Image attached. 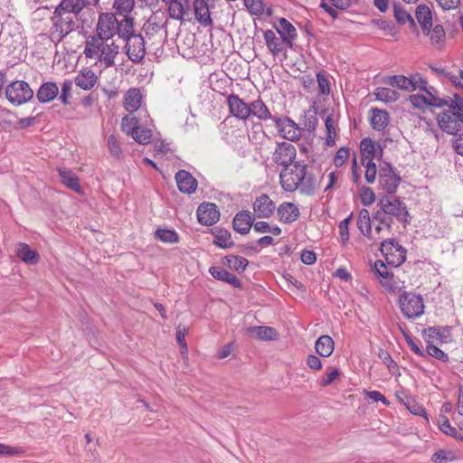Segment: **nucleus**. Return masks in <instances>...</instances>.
<instances>
[{
    "label": "nucleus",
    "mask_w": 463,
    "mask_h": 463,
    "mask_svg": "<svg viewBox=\"0 0 463 463\" xmlns=\"http://www.w3.org/2000/svg\"><path fill=\"white\" fill-rule=\"evenodd\" d=\"M377 210L373 213V220L389 232H392L393 220L401 222L403 227L410 223V213L404 202L395 194H383L379 200Z\"/></svg>",
    "instance_id": "1"
},
{
    "label": "nucleus",
    "mask_w": 463,
    "mask_h": 463,
    "mask_svg": "<svg viewBox=\"0 0 463 463\" xmlns=\"http://www.w3.org/2000/svg\"><path fill=\"white\" fill-rule=\"evenodd\" d=\"M119 49L114 40H105L92 34L85 42L83 54L87 59L97 61L105 68H109L115 65Z\"/></svg>",
    "instance_id": "2"
},
{
    "label": "nucleus",
    "mask_w": 463,
    "mask_h": 463,
    "mask_svg": "<svg viewBox=\"0 0 463 463\" xmlns=\"http://www.w3.org/2000/svg\"><path fill=\"white\" fill-rule=\"evenodd\" d=\"M78 14L71 11L70 6L61 0L55 7L51 17V35L57 42H61L77 28Z\"/></svg>",
    "instance_id": "3"
},
{
    "label": "nucleus",
    "mask_w": 463,
    "mask_h": 463,
    "mask_svg": "<svg viewBox=\"0 0 463 463\" xmlns=\"http://www.w3.org/2000/svg\"><path fill=\"white\" fill-rule=\"evenodd\" d=\"M448 109L440 112L437 121L440 129L447 134L456 135L463 125V99L454 95V99L445 98Z\"/></svg>",
    "instance_id": "4"
},
{
    "label": "nucleus",
    "mask_w": 463,
    "mask_h": 463,
    "mask_svg": "<svg viewBox=\"0 0 463 463\" xmlns=\"http://www.w3.org/2000/svg\"><path fill=\"white\" fill-rule=\"evenodd\" d=\"M133 21V18L128 15H123L118 20L115 14L100 13L96 24V33L93 35L105 38V40H113L115 35L122 38V36H127Z\"/></svg>",
    "instance_id": "5"
},
{
    "label": "nucleus",
    "mask_w": 463,
    "mask_h": 463,
    "mask_svg": "<svg viewBox=\"0 0 463 463\" xmlns=\"http://www.w3.org/2000/svg\"><path fill=\"white\" fill-rule=\"evenodd\" d=\"M125 42V52L128 59L134 63H140L146 56L145 39L140 33H136L134 22L129 26L127 36L121 38Z\"/></svg>",
    "instance_id": "6"
},
{
    "label": "nucleus",
    "mask_w": 463,
    "mask_h": 463,
    "mask_svg": "<svg viewBox=\"0 0 463 463\" xmlns=\"http://www.w3.org/2000/svg\"><path fill=\"white\" fill-rule=\"evenodd\" d=\"M399 304L402 315L409 319L419 317L424 313L425 306L420 294L404 291L399 298Z\"/></svg>",
    "instance_id": "7"
},
{
    "label": "nucleus",
    "mask_w": 463,
    "mask_h": 463,
    "mask_svg": "<svg viewBox=\"0 0 463 463\" xmlns=\"http://www.w3.org/2000/svg\"><path fill=\"white\" fill-rule=\"evenodd\" d=\"M305 165L296 162L288 168H283L279 174L281 187L287 192L296 191L304 177Z\"/></svg>",
    "instance_id": "8"
},
{
    "label": "nucleus",
    "mask_w": 463,
    "mask_h": 463,
    "mask_svg": "<svg viewBox=\"0 0 463 463\" xmlns=\"http://www.w3.org/2000/svg\"><path fill=\"white\" fill-rule=\"evenodd\" d=\"M5 97L13 105L20 106L33 99V90L26 81L15 80L6 86Z\"/></svg>",
    "instance_id": "9"
},
{
    "label": "nucleus",
    "mask_w": 463,
    "mask_h": 463,
    "mask_svg": "<svg viewBox=\"0 0 463 463\" xmlns=\"http://www.w3.org/2000/svg\"><path fill=\"white\" fill-rule=\"evenodd\" d=\"M380 250L386 263L392 268L399 267L406 260V250L394 240H386L382 242Z\"/></svg>",
    "instance_id": "10"
},
{
    "label": "nucleus",
    "mask_w": 463,
    "mask_h": 463,
    "mask_svg": "<svg viewBox=\"0 0 463 463\" xmlns=\"http://www.w3.org/2000/svg\"><path fill=\"white\" fill-rule=\"evenodd\" d=\"M379 167L380 188L386 192L385 194H395L401 183L400 175L396 174L394 168L386 162H383Z\"/></svg>",
    "instance_id": "11"
},
{
    "label": "nucleus",
    "mask_w": 463,
    "mask_h": 463,
    "mask_svg": "<svg viewBox=\"0 0 463 463\" xmlns=\"http://www.w3.org/2000/svg\"><path fill=\"white\" fill-rule=\"evenodd\" d=\"M274 125L280 137L289 141H298L301 137V128L288 117L274 116Z\"/></svg>",
    "instance_id": "12"
},
{
    "label": "nucleus",
    "mask_w": 463,
    "mask_h": 463,
    "mask_svg": "<svg viewBox=\"0 0 463 463\" xmlns=\"http://www.w3.org/2000/svg\"><path fill=\"white\" fill-rule=\"evenodd\" d=\"M296 156L297 149L294 145L288 142H280L277 144L272 155V160L277 165L288 168L293 165Z\"/></svg>",
    "instance_id": "13"
},
{
    "label": "nucleus",
    "mask_w": 463,
    "mask_h": 463,
    "mask_svg": "<svg viewBox=\"0 0 463 463\" xmlns=\"http://www.w3.org/2000/svg\"><path fill=\"white\" fill-rule=\"evenodd\" d=\"M425 94L411 95L409 99L414 108L423 109L426 107L443 108L447 104L445 98L437 97L431 90H423Z\"/></svg>",
    "instance_id": "14"
},
{
    "label": "nucleus",
    "mask_w": 463,
    "mask_h": 463,
    "mask_svg": "<svg viewBox=\"0 0 463 463\" xmlns=\"http://www.w3.org/2000/svg\"><path fill=\"white\" fill-rule=\"evenodd\" d=\"M252 207L255 216L260 219H268L271 217L276 210L275 203L266 194H262L256 197L252 203Z\"/></svg>",
    "instance_id": "15"
},
{
    "label": "nucleus",
    "mask_w": 463,
    "mask_h": 463,
    "mask_svg": "<svg viewBox=\"0 0 463 463\" xmlns=\"http://www.w3.org/2000/svg\"><path fill=\"white\" fill-rule=\"evenodd\" d=\"M227 105L229 112L236 118L246 120L250 118V104L244 102L238 95L230 94L227 97Z\"/></svg>",
    "instance_id": "16"
},
{
    "label": "nucleus",
    "mask_w": 463,
    "mask_h": 463,
    "mask_svg": "<svg viewBox=\"0 0 463 463\" xmlns=\"http://www.w3.org/2000/svg\"><path fill=\"white\" fill-rule=\"evenodd\" d=\"M220 213L215 203H203L197 209L198 222L203 225L211 226L219 221Z\"/></svg>",
    "instance_id": "17"
},
{
    "label": "nucleus",
    "mask_w": 463,
    "mask_h": 463,
    "mask_svg": "<svg viewBox=\"0 0 463 463\" xmlns=\"http://www.w3.org/2000/svg\"><path fill=\"white\" fill-rule=\"evenodd\" d=\"M362 163L373 162V158L382 157L383 149L379 144L373 142L371 138H364L360 145Z\"/></svg>",
    "instance_id": "18"
},
{
    "label": "nucleus",
    "mask_w": 463,
    "mask_h": 463,
    "mask_svg": "<svg viewBox=\"0 0 463 463\" xmlns=\"http://www.w3.org/2000/svg\"><path fill=\"white\" fill-rule=\"evenodd\" d=\"M175 181L181 193L192 194L197 188V180L185 170H179L175 174Z\"/></svg>",
    "instance_id": "19"
},
{
    "label": "nucleus",
    "mask_w": 463,
    "mask_h": 463,
    "mask_svg": "<svg viewBox=\"0 0 463 463\" xmlns=\"http://www.w3.org/2000/svg\"><path fill=\"white\" fill-rule=\"evenodd\" d=\"M277 213L279 221L288 224L296 222L300 215L298 207L295 203L289 202L282 203L278 207Z\"/></svg>",
    "instance_id": "20"
},
{
    "label": "nucleus",
    "mask_w": 463,
    "mask_h": 463,
    "mask_svg": "<svg viewBox=\"0 0 463 463\" xmlns=\"http://www.w3.org/2000/svg\"><path fill=\"white\" fill-rule=\"evenodd\" d=\"M166 5L169 17L177 21H184L190 11L189 0H171Z\"/></svg>",
    "instance_id": "21"
},
{
    "label": "nucleus",
    "mask_w": 463,
    "mask_h": 463,
    "mask_svg": "<svg viewBox=\"0 0 463 463\" xmlns=\"http://www.w3.org/2000/svg\"><path fill=\"white\" fill-rule=\"evenodd\" d=\"M254 222V217L250 211H241L233 218L232 227L241 233L247 234Z\"/></svg>",
    "instance_id": "22"
},
{
    "label": "nucleus",
    "mask_w": 463,
    "mask_h": 463,
    "mask_svg": "<svg viewBox=\"0 0 463 463\" xmlns=\"http://www.w3.org/2000/svg\"><path fill=\"white\" fill-rule=\"evenodd\" d=\"M98 76L96 73L89 69L85 68L80 70L75 76V84L84 90H90L97 84Z\"/></svg>",
    "instance_id": "23"
},
{
    "label": "nucleus",
    "mask_w": 463,
    "mask_h": 463,
    "mask_svg": "<svg viewBox=\"0 0 463 463\" xmlns=\"http://www.w3.org/2000/svg\"><path fill=\"white\" fill-rule=\"evenodd\" d=\"M193 5L195 19L204 27L212 25L208 3L205 0H194Z\"/></svg>",
    "instance_id": "24"
},
{
    "label": "nucleus",
    "mask_w": 463,
    "mask_h": 463,
    "mask_svg": "<svg viewBox=\"0 0 463 463\" xmlns=\"http://www.w3.org/2000/svg\"><path fill=\"white\" fill-rule=\"evenodd\" d=\"M59 94V87L55 82L48 81L43 83L36 92V98L41 103H47L53 100Z\"/></svg>",
    "instance_id": "25"
},
{
    "label": "nucleus",
    "mask_w": 463,
    "mask_h": 463,
    "mask_svg": "<svg viewBox=\"0 0 463 463\" xmlns=\"http://www.w3.org/2000/svg\"><path fill=\"white\" fill-rule=\"evenodd\" d=\"M425 35L430 36V44L437 50H441L445 45L446 34L442 25L436 24L434 27H428Z\"/></svg>",
    "instance_id": "26"
},
{
    "label": "nucleus",
    "mask_w": 463,
    "mask_h": 463,
    "mask_svg": "<svg viewBox=\"0 0 463 463\" xmlns=\"http://www.w3.org/2000/svg\"><path fill=\"white\" fill-rule=\"evenodd\" d=\"M210 274L218 280L224 281L234 288H241V283L240 279L233 274L227 271L224 268L220 266L211 267L209 269Z\"/></svg>",
    "instance_id": "27"
},
{
    "label": "nucleus",
    "mask_w": 463,
    "mask_h": 463,
    "mask_svg": "<svg viewBox=\"0 0 463 463\" xmlns=\"http://www.w3.org/2000/svg\"><path fill=\"white\" fill-rule=\"evenodd\" d=\"M250 116H254L262 121L269 119L273 121L274 118V116H272L270 110L261 99H258L250 104Z\"/></svg>",
    "instance_id": "28"
},
{
    "label": "nucleus",
    "mask_w": 463,
    "mask_h": 463,
    "mask_svg": "<svg viewBox=\"0 0 463 463\" xmlns=\"http://www.w3.org/2000/svg\"><path fill=\"white\" fill-rule=\"evenodd\" d=\"M247 334L251 337L261 341L273 340L278 335L273 327L264 326L248 327Z\"/></svg>",
    "instance_id": "29"
},
{
    "label": "nucleus",
    "mask_w": 463,
    "mask_h": 463,
    "mask_svg": "<svg viewBox=\"0 0 463 463\" xmlns=\"http://www.w3.org/2000/svg\"><path fill=\"white\" fill-rule=\"evenodd\" d=\"M450 326H430L423 331V335L430 339H439L441 343L451 341Z\"/></svg>",
    "instance_id": "30"
},
{
    "label": "nucleus",
    "mask_w": 463,
    "mask_h": 463,
    "mask_svg": "<svg viewBox=\"0 0 463 463\" xmlns=\"http://www.w3.org/2000/svg\"><path fill=\"white\" fill-rule=\"evenodd\" d=\"M142 96L137 89H130L127 91L124 99L125 109L133 113L137 111L141 105Z\"/></svg>",
    "instance_id": "31"
},
{
    "label": "nucleus",
    "mask_w": 463,
    "mask_h": 463,
    "mask_svg": "<svg viewBox=\"0 0 463 463\" xmlns=\"http://www.w3.org/2000/svg\"><path fill=\"white\" fill-rule=\"evenodd\" d=\"M389 113L386 110L379 109H372L371 124L374 130H383L389 124Z\"/></svg>",
    "instance_id": "32"
},
{
    "label": "nucleus",
    "mask_w": 463,
    "mask_h": 463,
    "mask_svg": "<svg viewBox=\"0 0 463 463\" xmlns=\"http://www.w3.org/2000/svg\"><path fill=\"white\" fill-rule=\"evenodd\" d=\"M58 173L62 184L77 193L80 191V180L71 169L59 168Z\"/></svg>",
    "instance_id": "33"
},
{
    "label": "nucleus",
    "mask_w": 463,
    "mask_h": 463,
    "mask_svg": "<svg viewBox=\"0 0 463 463\" xmlns=\"http://www.w3.org/2000/svg\"><path fill=\"white\" fill-rule=\"evenodd\" d=\"M16 254L21 260L27 264H36L38 262V253L31 250L26 243L20 242L17 244Z\"/></svg>",
    "instance_id": "34"
},
{
    "label": "nucleus",
    "mask_w": 463,
    "mask_h": 463,
    "mask_svg": "<svg viewBox=\"0 0 463 463\" xmlns=\"http://www.w3.org/2000/svg\"><path fill=\"white\" fill-rule=\"evenodd\" d=\"M415 16L419 24L421 27L422 33H426L428 27L432 26L431 11L427 5H419L415 11Z\"/></svg>",
    "instance_id": "35"
},
{
    "label": "nucleus",
    "mask_w": 463,
    "mask_h": 463,
    "mask_svg": "<svg viewBox=\"0 0 463 463\" xmlns=\"http://www.w3.org/2000/svg\"><path fill=\"white\" fill-rule=\"evenodd\" d=\"M334 341L327 335L318 337L315 345L317 353L323 357H329L334 352Z\"/></svg>",
    "instance_id": "36"
},
{
    "label": "nucleus",
    "mask_w": 463,
    "mask_h": 463,
    "mask_svg": "<svg viewBox=\"0 0 463 463\" xmlns=\"http://www.w3.org/2000/svg\"><path fill=\"white\" fill-rule=\"evenodd\" d=\"M357 227L359 231L368 239H372L371 216L367 209H362L357 217Z\"/></svg>",
    "instance_id": "37"
},
{
    "label": "nucleus",
    "mask_w": 463,
    "mask_h": 463,
    "mask_svg": "<svg viewBox=\"0 0 463 463\" xmlns=\"http://www.w3.org/2000/svg\"><path fill=\"white\" fill-rule=\"evenodd\" d=\"M385 82L392 87H397L401 90H404L407 91H413V83L411 80V78H407L402 75H394L388 77L385 80Z\"/></svg>",
    "instance_id": "38"
},
{
    "label": "nucleus",
    "mask_w": 463,
    "mask_h": 463,
    "mask_svg": "<svg viewBox=\"0 0 463 463\" xmlns=\"http://www.w3.org/2000/svg\"><path fill=\"white\" fill-rule=\"evenodd\" d=\"M317 187V182L314 175L307 174V166L305 165L304 170V177L301 181V185L298 189L302 194H313Z\"/></svg>",
    "instance_id": "39"
},
{
    "label": "nucleus",
    "mask_w": 463,
    "mask_h": 463,
    "mask_svg": "<svg viewBox=\"0 0 463 463\" xmlns=\"http://www.w3.org/2000/svg\"><path fill=\"white\" fill-rule=\"evenodd\" d=\"M264 39H265L267 47L274 55H277L282 52L283 43L279 38H278L275 35L273 31L267 30L266 32H264Z\"/></svg>",
    "instance_id": "40"
},
{
    "label": "nucleus",
    "mask_w": 463,
    "mask_h": 463,
    "mask_svg": "<svg viewBox=\"0 0 463 463\" xmlns=\"http://www.w3.org/2000/svg\"><path fill=\"white\" fill-rule=\"evenodd\" d=\"M244 4L255 15L270 14V8L267 5L266 0H244Z\"/></svg>",
    "instance_id": "41"
},
{
    "label": "nucleus",
    "mask_w": 463,
    "mask_h": 463,
    "mask_svg": "<svg viewBox=\"0 0 463 463\" xmlns=\"http://www.w3.org/2000/svg\"><path fill=\"white\" fill-rule=\"evenodd\" d=\"M213 242L220 248L225 249L232 247L234 243L232 240V235L229 231L225 229H219L213 232Z\"/></svg>",
    "instance_id": "42"
},
{
    "label": "nucleus",
    "mask_w": 463,
    "mask_h": 463,
    "mask_svg": "<svg viewBox=\"0 0 463 463\" xmlns=\"http://www.w3.org/2000/svg\"><path fill=\"white\" fill-rule=\"evenodd\" d=\"M224 263L231 269H233L238 272H242L245 270L246 267L248 266L249 261L246 258L241 257V256L228 255L225 257Z\"/></svg>",
    "instance_id": "43"
},
{
    "label": "nucleus",
    "mask_w": 463,
    "mask_h": 463,
    "mask_svg": "<svg viewBox=\"0 0 463 463\" xmlns=\"http://www.w3.org/2000/svg\"><path fill=\"white\" fill-rule=\"evenodd\" d=\"M374 95L377 99L385 102L396 101L400 97V94L396 90L383 87L376 88V90H374Z\"/></svg>",
    "instance_id": "44"
},
{
    "label": "nucleus",
    "mask_w": 463,
    "mask_h": 463,
    "mask_svg": "<svg viewBox=\"0 0 463 463\" xmlns=\"http://www.w3.org/2000/svg\"><path fill=\"white\" fill-rule=\"evenodd\" d=\"M139 128V120L132 113L122 118L121 129L127 135L131 136Z\"/></svg>",
    "instance_id": "45"
},
{
    "label": "nucleus",
    "mask_w": 463,
    "mask_h": 463,
    "mask_svg": "<svg viewBox=\"0 0 463 463\" xmlns=\"http://www.w3.org/2000/svg\"><path fill=\"white\" fill-rule=\"evenodd\" d=\"M155 237L165 243L174 244L179 241V235L174 230L157 229Z\"/></svg>",
    "instance_id": "46"
},
{
    "label": "nucleus",
    "mask_w": 463,
    "mask_h": 463,
    "mask_svg": "<svg viewBox=\"0 0 463 463\" xmlns=\"http://www.w3.org/2000/svg\"><path fill=\"white\" fill-rule=\"evenodd\" d=\"M325 126L326 130V145L327 146H333L335 144V121L332 115H328L325 120Z\"/></svg>",
    "instance_id": "47"
},
{
    "label": "nucleus",
    "mask_w": 463,
    "mask_h": 463,
    "mask_svg": "<svg viewBox=\"0 0 463 463\" xmlns=\"http://www.w3.org/2000/svg\"><path fill=\"white\" fill-rule=\"evenodd\" d=\"M279 33L284 40L290 41L297 35L295 27L285 18L279 20Z\"/></svg>",
    "instance_id": "48"
},
{
    "label": "nucleus",
    "mask_w": 463,
    "mask_h": 463,
    "mask_svg": "<svg viewBox=\"0 0 463 463\" xmlns=\"http://www.w3.org/2000/svg\"><path fill=\"white\" fill-rule=\"evenodd\" d=\"M393 13L394 17L399 24H403L409 22L411 26H415V23L411 14L407 10H405L404 7L399 5H394Z\"/></svg>",
    "instance_id": "49"
},
{
    "label": "nucleus",
    "mask_w": 463,
    "mask_h": 463,
    "mask_svg": "<svg viewBox=\"0 0 463 463\" xmlns=\"http://www.w3.org/2000/svg\"><path fill=\"white\" fill-rule=\"evenodd\" d=\"M388 266L389 265L386 263V261L384 262L383 260H376L374 262V266H373V271L375 272V274L379 278H382L386 280L385 282L382 281V284L383 286H389L388 279L391 276V272L389 270Z\"/></svg>",
    "instance_id": "50"
},
{
    "label": "nucleus",
    "mask_w": 463,
    "mask_h": 463,
    "mask_svg": "<svg viewBox=\"0 0 463 463\" xmlns=\"http://www.w3.org/2000/svg\"><path fill=\"white\" fill-rule=\"evenodd\" d=\"M70 8L71 11H73L78 15L81 13V11L90 5H98L99 0H63Z\"/></svg>",
    "instance_id": "51"
},
{
    "label": "nucleus",
    "mask_w": 463,
    "mask_h": 463,
    "mask_svg": "<svg viewBox=\"0 0 463 463\" xmlns=\"http://www.w3.org/2000/svg\"><path fill=\"white\" fill-rule=\"evenodd\" d=\"M133 139L142 145L150 143L152 137V132L148 128H138L137 131L131 134Z\"/></svg>",
    "instance_id": "52"
},
{
    "label": "nucleus",
    "mask_w": 463,
    "mask_h": 463,
    "mask_svg": "<svg viewBox=\"0 0 463 463\" xmlns=\"http://www.w3.org/2000/svg\"><path fill=\"white\" fill-rule=\"evenodd\" d=\"M135 0H115L113 7L116 11L123 15L128 14L133 10Z\"/></svg>",
    "instance_id": "53"
},
{
    "label": "nucleus",
    "mask_w": 463,
    "mask_h": 463,
    "mask_svg": "<svg viewBox=\"0 0 463 463\" xmlns=\"http://www.w3.org/2000/svg\"><path fill=\"white\" fill-rule=\"evenodd\" d=\"M439 430L443 433L452 436V437H457V434H458L457 429L450 425L449 420L446 416L439 415Z\"/></svg>",
    "instance_id": "54"
},
{
    "label": "nucleus",
    "mask_w": 463,
    "mask_h": 463,
    "mask_svg": "<svg viewBox=\"0 0 463 463\" xmlns=\"http://www.w3.org/2000/svg\"><path fill=\"white\" fill-rule=\"evenodd\" d=\"M71 89H72V81L70 80H66L61 84V91L60 95V99L64 105H69L71 103Z\"/></svg>",
    "instance_id": "55"
},
{
    "label": "nucleus",
    "mask_w": 463,
    "mask_h": 463,
    "mask_svg": "<svg viewBox=\"0 0 463 463\" xmlns=\"http://www.w3.org/2000/svg\"><path fill=\"white\" fill-rule=\"evenodd\" d=\"M352 220V214L346 217L345 220L341 221L338 229H339V236L342 244H346V242L349 240V231H348V225Z\"/></svg>",
    "instance_id": "56"
},
{
    "label": "nucleus",
    "mask_w": 463,
    "mask_h": 463,
    "mask_svg": "<svg viewBox=\"0 0 463 463\" xmlns=\"http://www.w3.org/2000/svg\"><path fill=\"white\" fill-rule=\"evenodd\" d=\"M426 352L429 355H430L438 360H440L443 362H449V355L447 354H445L441 349H439L438 346H436L432 344L427 345Z\"/></svg>",
    "instance_id": "57"
},
{
    "label": "nucleus",
    "mask_w": 463,
    "mask_h": 463,
    "mask_svg": "<svg viewBox=\"0 0 463 463\" xmlns=\"http://www.w3.org/2000/svg\"><path fill=\"white\" fill-rule=\"evenodd\" d=\"M107 143L110 154L115 157H119L122 150L117 137L114 135L109 136Z\"/></svg>",
    "instance_id": "58"
},
{
    "label": "nucleus",
    "mask_w": 463,
    "mask_h": 463,
    "mask_svg": "<svg viewBox=\"0 0 463 463\" xmlns=\"http://www.w3.org/2000/svg\"><path fill=\"white\" fill-rule=\"evenodd\" d=\"M187 328L184 326L178 325L176 327V341L181 346L182 353L187 352V345L185 342V335Z\"/></svg>",
    "instance_id": "59"
},
{
    "label": "nucleus",
    "mask_w": 463,
    "mask_h": 463,
    "mask_svg": "<svg viewBox=\"0 0 463 463\" xmlns=\"http://www.w3.org/2000/svg\"><path fill=\"white\" fill-rule=\"evenodd\" d=\"M362 165L365 167V179L367 183H374L377 175L376 165L373 162L362 163Z\"/></svg>",
    "instance_id": "60"
},
{
    "label": "nucleus",
    "mask_w": 463,
    "mask_h": 463,
    "mask_svg": "<svg viewBox=\"0 0 463 463\" xmlns=\"http://www.w3.org/2000/svg\"><path fill=\"white\" fill-rule=\"evenodd\" d=\"M411 80L413 83V90L420 89V90H433V87L428 89V82L420 74H414L411 77Z\"/></svg>",
    "instance_id": "61"
},
{
    "label": "nucleus",
    "mask_w": 463,
    "mask_h": 463,
    "mask_svg": "<svg viewBox=\"0 0 463 463\" xmlns=\"http://www.w3.org/2000/svg\"><path fill=\"white\" fill-rule=\"evenodd\" d=\"M340 374L337 368H332L329 373H326L320 380L319 384L322 387L330 385Z\"/></svg>",
    "instance_id": "62"
},
{
    "label": "nucleus",
    "mask_w": 463,
    "mask_h": 463,
    "mask_svg": "<svg viewBox=\"0 0 463 463\" xmlns=\"http://www.w3.org/2000/svg\"><path fill=\"white\" fill-rule=\"evenodd\" d=\"M317 80L318 83L319 92L321 94H329L330 92V86L329 81L326 75L322 72H318L317 74Z\"/></svg>",
    "instance_id": "63"
},
{
    "label": "nucleus",
    "mask_w": 463,
    "mask_h": 463,
    "mask_svg": "<svg viewBox=\"0 0 463 463\" xmlns=\"http://www.w3.org/2000/svg\"><path fill=\"white\" fill-rule=\"evenodd\" d=\"M378 356L382 359L383 364L388 366L391 372H393L394 369L398 368L396 363L392 360V356L387 351L381 349L379 351Z\"/></svg>",
    "instance_id": "64"
}]
</instances>
